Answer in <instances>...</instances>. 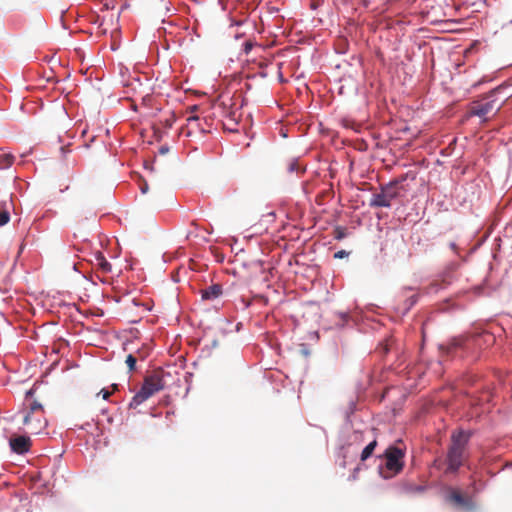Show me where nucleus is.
<instances>
[{
	"instance_id": "nucleus-22",
	"label": "nucleus",
	"mask_w": 512,
	"mask_h": 512,
	"mask_svg": "<svg viewBox=\"0 0 512 512\" xmlns=\"http://www.w3.org/2000/svg\"><path fill=\"white\" fill-rule=\"evenodd\" d=\"M319 4L320 3H319L318 0H312L311 3H310V7H311V9L315 10L319 6Z\"/></svg>"
},
{
	"instance_id": "nucleus-4",
	"label": "nucleus",
	"mask_w": 512,
	"mask_h": 512,
	"mask_svg": "<svg viewBox=\"0 0 512 512\" xmlns=\"http://www.w3.org/2000/svg\"><path fill=\"white\" fill-rule=\"evenodd\" d=\"M503 102L496 99H485L472 103L468 110L469 116H477L482 122L488 121L501 109Z\"/></svg>"
},
{
	"instance_id": "nucleus-5",
	"label": "nucleus",
	"mask_w": 512,
	"mask_h": 512,
	"mask_svg": "<svg viewBox=\"0 0 512 512\" xmlns=\"http://www.w3.org/2000/svg\"><path fill=\"white\" fill-rule=\"evenodd\" d=\"M403 180L404 178L394 180L383 186L380 193L373 194L369 205L371 207H390L392 200L400 195L398 184Z\"/></svg>"
},
{
	"instance_id": "nucleus-26",
	"label": "nucleus",
	"mask_w": 512,
	"mask_h": 512,
	"mask_svg": "<svg viewBox=\"0 0 512 512\" xmlns=\"http://www.w3.org/2000/svg\"><path fill=\"white\" fill-rule=\"evenodd\" d=\"M251 48H252V44H251V43H249V42H247V43L245 44V51H246V52H248Z\"/></svg>"
},
{
	"instance_id": "nucleus-11",
	"label": "nucleus",
	"mask_w": 512,
	"mask_h": 512,
	"mask_svg": "<svg viewBox=\"0 0 512 512\" xmlns=\"http://www.w3.org/2000/svg\"><path fill=\"white\" fill-rule=\"evenodd\" d=\"M95 265L98 269H100L103 273H109L112 270L111 264L107 261L104 255L98 252L95 256Z\"/></svg>"
},
{
	"instance_id": "nucleus-6",
	"label": "nucleus",
	"mask_w": 512,
	"mask_h": 512,
	"mask_svg": "<svg viewBox=\"0 0 512 512\" xmlns=\"http://www.w3.org/2000/svg\"><path fill=\"white\" fill-rule=\"evenodd\" d=\"M447 501L465 511H472L475 504L471 497L464 495L460 490L451 488L447 495Z\"/></svg>"
},
{
	"instance_id": "nucleus-30",
	"label": "nucleus",
	"mask_w": 512,
	"mask_h": 512,
	"mask_svg": "<svg viewBox=\"0 0 512 512\" xmlns=\"http://www.w3.org/2000/svg\"><path fill=\"white\" fill-rule=\"evenodd\" d=\"M32 394H33V390L31 389V390H29V391L27 392V394H26V395H27V396H32Z\"/></svg>"
},
{
	"instance_id": "nucleus-21",
	"label": "nucleus",
	"mask_w": 512,
	"mask_h": 512,
	"mask_svg": "<svg viewBox=\"0 0 512 512\" xmlns=\"http://www.w3.org/2000/svg\"><path fill=\"white\" fill-rule=\"evenodd\" d=\"M100 394L102 395V398H103L104 400H108V399H109V397H110V395H111V393H110L107 389H102V390L100 391Z\"/></svg>"
},
{
	"instance_id": "nucleus-10",
	"label": "nucleus",
	"mask_w": 512,
	"mask_h": 512,
	"mask_svg": "<svg viewBox=\"0 0 512 512\" xmlns=\"http://www.w3.org/2000/svg\"><path fill=\"white\" fill-rule=\"evenodd\" d=\"M202 300L214 301L223 294L221 284H212L200 291Z\"/></svg>"
},
{
	"instance_id": "nucleus-1",
	"label": "nucleus",
	"mask_w": 512,
	"mask_h": 512,
	"mask_svg": "<svg viewBox=\"0 0 512 512\" xmlns=\"http://www.w3.org/2000/svg\"><path fill=\"white\" fill-rule=\"evenodd\" d=\"M470 437L471 433L464 430H458L452 433L451 443L448 447L445 459L447 465L445 469L446 474L456 473L465 463L467 459V445Z\"/></svg>"
},
{
	"instance_id": "nucleus-24",
	"label": "nucleus",
	"mask_w": 512,
	"mask_h": 512,
	"mask_svg": "<svg viewBox=\"0 0 512 512\" xmlns=\"http://www.w3.org/2000/svg\"><path fill=\"white\" fill-rule=\"evenodd\" d=\"M137 358L138 359H141V360H144L146 358V354L141 352L140 350L137 351Z\"/></svg>"
},
{
	"instance_id": "nucleus-15",
	"label": "nucleus",
	"mask_w": 512,
	"mask_h": 512,
	"mask_svg": "<svg viewBox=\"0 0 512 512\" xmlns=\"http://www.w3.org/2000/svg\"><path fill=\"white\" fill-rule=\"evenodd\" d=\"M27 414H43L44 415V410H43L42 405L37 401H33L30 404L29 412Z\"/></svg>"
},
{
	"instance_id": "nucleus-18",
	"label": "nucleus",
	"mask_w": 512,
	"mask_h": 512,
	"mask_svg": "<svg viewBox=\"0 0 512 512\" xmlns=\"http://www.w3.org/2000/svg\"><path fill=\"white\" fill-rule=\"evenodd\" d=\"M417 301H418V295L417 294H414V295L408 297V299L406 301V304H405V307L403 309V312H407L408 310H410L411 307H413Z\"/></svg>"
},
{
	"instance_id": "nucleus-17",
	"label": "nucleus",
	"mask_w": 512,
	"mask_h": 512,
	"mask_svg": "<svg viewBox=\"0 0 512 512\" xmlns=\"http://www.w3.org/2000/svg\"><path fill=\"white\" fill-rule=\"evenodd\" d=\"M137 359H138L137 356L134 354H129L126 357L125 363L127 364L129 371H133L135 369Z\"/></svg>"
},
{
	"instance_id": "nucleus-31",
	"label": "nucleus",
	"mask_w": 512,
	"mask_h": 512,
	"mask_svg": "<svg viewBox=\"0 0 512 512\" xmlns=\"http://www.w3.org/2000/svg\"><path fill=\"white\" fill-rule=\"evenodd\" d=\"M112 387H113L114 390H116L117 389V384H113Z\"/></svg>"
},
{
	"instance_id": "nucleus-29",
	"label": "nucleus",
	"mask_w": 512,
	"mask_h": 512,
	"mask_svg": "<svg viewBox=\"0 0 512 512\" xmlns=\"http://www.w3.org/2000/svg\"><path fill=\"white\" fill-rule=\"evenodd\" d=\"M435 286H436V284H431L430 287L428 288L427 292H430V290H432Z\"/></svg>"
},
{
	"instance_id": "nucleus-27",
	"label": "nucleus",
	"mask_w": 512,
	"mask_h": 512,
	"mask_svg": "<svg viewBox=\"0 0 512 512\" xmlns=\"http://www.w3.org/2000/svg\"><path fill=\"white\" fill-rule=\"evenodd\" d=\"M172 120H166V126L171 127L172 126Z\"/></svg>"
},
{
	"instance_id": "nucleus-9",
	"label": "nucleus",
	"mask_w": 512,
	"mask_h": 512,
	"mask_svg": "<svg viewBox=\"0 0 512 512\" xmlns=\"http://www.w3.org/2000/svg\"><path fill=\"white\" fill-rule=\"evenodd\" d=\"M31 446L30 438L27 436H17L10 439V447L17 454H24L29 451Z\"/></svg>"
},
{
	"instance_id": "nucleus-14",
	"label": "nucleus",
	"mask_w": 512,
	"mask_h": 512,
	"mask_svg": "<svg viewBox=\"0 0 512 512\" xmlns=\"http://www.w3.org/2000/svg\"><path fill=\"white\" fill-rule=\"evenodd\" d=\"M462 341L460 339H454L446 348L443 346L441 349L447 354L454 353L458 348L462 347Z\"/></svg>"
},
{
	"instance_id": "nucleus-20",
	"label": "nucleus",
	"mask_w": 512,
	"mask_h": 512,
	"mask_svg": "<svg viewBox=\"0 0 512 512\" xmlns=\"http://www.w3.org/2000/svg\"><path fill=\"white\" fill-rule=\"evenodd\" d=\"M348 254H349V253H348V252H346L345 250H340V251H338V252H336V253L334 254V257H335V258L342 259V258H344V257L348 256Z\"/></svg>"
},
{
	"instance_id": "nucleus-16",
	"label": "nucleus",
	"mask_w": 512,
	"mask_h": 512,
	"mask_svg": "<svg viewBox=\"0 0 512 512\" xmlns=\"http://www.w3.org/2000/svg\"><path fill=\"white\" fill-rule=\"evenodd\" d=\"M404 490L408 493H422L425 488L419 485L407 484L405 485Z\"/></svg>"
},
{
	"instance_id": "nucleus-2",
	"label": "nucleus",
	"mask_w": 512,
	"mask_h": 512,
	"mask_svg": "<svg viewBox=\"0 0 512 512\" xmlns=\"http://www.w3.org/2000/svg\"><path fill=\"white\" fill-rule=\"evenodd\" d=\"M164 375L165 372L161 368L155 369L151 374L147 375L140 390L133 396L129 404L130 408L138 407L154 394L163 390L165 387Z\"/></svg>"
},
{
	"instance_id": "nucleus-28",
	"label": "nucleus",
	"mask_w": 512,
	"mask_h": 512,
	"mask_svg": "<svg viewBox=\"0 0 512 512\" xmlns=\"http://www.w3.org/2000/svg\"><path fill=\"white\" fill-rule=\"evenodd\" d=\"M450 247H451V249L456 250V244L455 243H451Z\"/></svg>"
},
{
	"instance_id": "nucleus-13",
	"label": "nucleus",
	"mask_w": 512,
	"mask_h": 512,
	"mask_svg": "<svg viewBox=\"0 0 512 512\" xmlns=\"http://www.w3.org/2000/svg\"><path fill=\"white\" fill-rule=\"evenodd\" d=\"M15 157L12 154H1L0 155V169H8L14 163Z\"/></svg>"
},
{
	"instance_id": "nucleus-25",
	"label": "nucleus",
	"mask_w": 512,
	"mask_h": 512,
	"mask_svg": "<svg viewBox=\"0 0 512 512\" xmlns=\"http://www.w3.org/2000/svg\"><path fill=\"white\" fill-rule=\"evenodd\" d=\"M198 110V106L197 105H193L189 108V111H190V114L191 115H194L193 113L196 112Z\"/></svg>"
},
{
	"instance_id": "nucleus-3",
	"label": "nucleus",
	"mask_w": 512,
	"mask_h": 512,
	"mask_svg": "<svg viewBox=\"0 0 512 512\" xmlns=\"http://www.w3.org/2000/svg\"><path fill=\"white\" fill-rule=\"evenodd\" d=\"M405 452L396 446H389L384 452L385 466L380 469L383 478L389 479L399 474L404 467Z\"/></svg>"
},
{
	"instance_id": "nucleus-23",
	"label": "nucleus",
	"mask_w": 512,
	"mask_h": 512,
	"mask_svg": "<svg viewBox=\"0 0 512 512\" xmlns=\"http://www.w3.org/2000/svg\"><path fill=\"white\" fill-rule=\"evenodd\" d=\"M140 189H141V192L143 194H145L148 190V184L146 182H144L141 186H140Z\"/></svg>"
},
{
	"instance_id": "nucleus-7",
	"label": "nucleus",
	"mask_w": 512,
	"mask_h": 512,
	"mask_svg": "<svg viewBox=\"0 0 512 512\" xmlns=\"http://www.w3.org/2000/svg\"><path fill=\"white\" fill-rule=\"evenodd\" d=\"M209 123L206 118L201 119L197 115H189L187 117V125L182 128L181 133H185L186 136H191L195 132L206 133L208 132L207 127Z\"/></svg>"
},
{
	"instance_id": "nucleus-8",
	"label": "nucleus",
	"mask_w": 512,
	"mask_h": 512,
	"mask_svg": "<svg viewBox=\"0 0 512 512\" xmlns=\"http://www.w3.org/2000/svg\"><path fill=\"white\" fill-rule=\"evenodd\" d=\"M23 423L32 434H39L47 424L43 414H26Z\"/></svg>"
},
{
	"instance_id": "nucleus-12",
	"label": "nucleus",
	"mask_w": 512,
	"mask_h": 512,
	"mask_svg": "<svg viewBox=\"0 0 512 512\" xmlns=\"http://www.w3.org/2000/svg\"><path fill=\"white\" fill-rule=\"evenodd\" d=\"M377 446V440L371 441L363 450L360 456L361 461H366L374 452Z\"/></svg>"
},
{
	"instance_id": "nucleus-19",
	"label": "nucleus",
	"mask_w": 512,
	"mask_h": 512,
	"mask_svg": "<svg viewBox=\"0 0 512 512\" xmlns=\"http://www.w3.org/2000/svg\"><path fill=\"white\" fill-rule=\"evenodd\" d=\"M10 220V214L7 210L0 208V227L6 225Z\"/></svg>"
}]
</instances>
